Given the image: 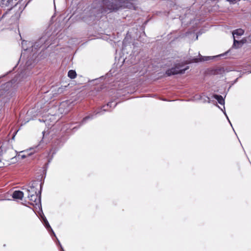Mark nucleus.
<instances>
[{
	"label": "nucleus",
	"instance_id": "24",
	"mask_svg": "<svg viewBox=\"0 0 251 251\" xmlns=\"http://www.w3.org/2000/svg\"><path fill=\"white\" fill-rule=\"evenodd\" d=\"M62 90V88H59L58 90V91L59 92H61Z\"/></svg>",
	"mask_w": 251,
	"mask_h": 251
},
{
	"label": "nucleus",
	"instance_id": "9",
	"mask_svg": "<svg viewBox=\"0 0 251 251\" xmlns=\"http://www.w3.org/2000/svg\"><path fill=\"white\" fill-rule=\"evenodd\" d=\"M228 53V52H226L225 53L221 54L217 56H203L201 55L200 53L199 54V58H194L192 59V62H198L199 61L202 62L204 61H208L209 60L213 58L219 57V56H224L226 54Z\"/></svg>",
	"mask_w": 251,
	"mask_h": 251
},
{
	"label": "nucleus",
	"instance_id": "15",
	"mask_svg": "<svg viewBox=\"0 0 251 251\" xmlns=\"http://www.w3.org/2000/svg\"><path fill=\"white\" fill-rule=\"evenodd\" d=\"M244 33V30L241 28H238L235 29L232 31V35L233 36V38H235V35L237 36H241Z\"/></svg>",
	"mask_w": 251,
	"mask_h": 251
},
{
	"label": "nucleus",
	"instance_id": "14",
	"mask_svg": "<svg viewBox=\"0 0 251 251\" xmlns=\"http://www.w3.org/2000/svg\"><path fill=\"white\" fill-rule=\"evenodd\" d=\"M213 97L217 100L219 104L221 105L225 104V100L221 95L214 94L213 95Z\"/></svg>",
	"mask_w": 251,
	"mask_h": 251
},
{
	"label": "nucleus",
	"instance_id": "26",
	"mask_svg": "<svg viewBox=\"0 0 251 251\" xmlns=\"http://www.w3.org/2000/svg\"><path fill=\"white\" fill-rule=\"evenodd\" d=\"M238 80V78H237L234 81V83H236Z\"/></svg>",
	"mask_w": 251,
	"mask_h": 251
},
{
	"label": "nucleus",
	"instance_id": "13",
	"mask_svg": "<svg viewBox=\"0 0 251 251\" xmlns=\"http://www.w3.org/2000/svg\"><path fill=\"white\" fill-rule=\"evenodd\" d=\"M244 42L242 40L238 41L235 39V38H234L233 40V47L235 48L236 49H238L241 48L243 45L244 44Z\"/></svg>",
	"mask_w": 251,
	"mask_h": 251
},
{
	"label": "nucleus",
	"instance_id": "3",
	"mask_svg": "<svg viewBox=\"0 0 251 251\" xmlns=\"http://www.w3.org/2000/svg\"><path fill=\"white\" fill-rule=\"evenodd\" d=\"M117 104V103H114L113 101L109 102L106 105H103L100 109L96 111L94 114H91L84 117L81 122L79 126L85 124L88 120L93 119L95 116L103 115L104 112L109 111L107 109L108 107H115Z\"/></svg>",
	"mask_w": 251,
	"mask_h": 251
},
{
	"label": "nucleus",
	"instance_id": "22",
	"mask_svg": "<svg viewBox=\"0 0 251 251\" xmlns=\"http://www.w3.org/2000/svg\"><path fill=\"white\" fill-rule=\"evenodd\" d=\"M206 98L207 99V101L208 103H210V98H209V97H206Z\"/></svg>",
	"mask_w": 251,
	"mask_h": 251
},
{
	"label": "nucleus",
	"instance_id": "4",
	"mask_svg": "<svg viewBox=\"0 0 251 251\" xmlns=\"http://www.w3.org/2000/svg\"><path fill=\"white\" fill-rule=\"evenodd\" d=\"M181 11H184L183 9H181V7H178L176 5L173 6V8L168 12V15L172 19H176L178 17L180 21H181L182 24H188L190 23L192 20V18L188 19V20H184L183 17L180 14Z\"/></svg>",
	"mask_w": 251,
	"mask_h": 251
},
{
	"label": "nucleus",
	"instance_id": "31",
	"mask_svg": "<svg viewBox=\"0 0 251 251\" xmlns=\"http://www.w3.org/2000/svg\"><path fill=\"white\" fill-rule=\"evenodd\" d=\"M44 122H45V121H47V119H45V120H43Z\"/></svg>",
	"mask_w": 251,
	"mask_h": 251
},
{
	"label": "nucleus",
	"instance_id": "25",
	"mask_svg": "<svg viewBox=\"0 0 251 251\" xmlns=\"http://www.w3.org/2000/svg\"><path fill=\"white\" fill-rule=\"evenodd\" d=\"M228 1H230V2H233L234 1H235V0H227Z\"/></svg>",
	"mask_w": 251,
	"mask_h": 251
},
{
	"label": "nucleus",
	"instance_id": "17",
	"mask_svg": "<svg viewBox=\"0 0 251 251\" xmlns=\"http://www.w3.org/2000/svg\"><path fill=\"white\" fill-rule=\"evenodd\" d=\"M65 127H64V128H66L67 132L69 133L70 131L72 130H76V126H73L72 127V126H70L69 124H67L65 125Z\"/></svg>",
	"mask_w": 251,
	"mask_h": 251
},
{
	"label": "nucleus",
	"instance_id": "20",
	"mask_svg": "<svg viewBox=\"0 0 251 251\" xmlns=\"http://www.w3.org/2000/svg\"><path fill=\"white\" fill-rule=\"evenodd\" d=\"M189 13H190V12H188V13H185V18L187 17V18L188 19H189V18H190V17H189L190 15H189Z\"/></svg>",
	"mask_w": 251,
	"mask_h": 251
},
{
	"label": "nucleus",
	"instance_id": "28",
	"mask_svg": "<svg viewBox=\"0 0 251 251\" xmlns=\"http://www.w3.org/2000/svg\"><path fill=\"white\" fill-rule=\"evenodd\" d=\"M198 35H196V40H197V39H198Z\"/></svg>",
	"mask_w": 251,
	"mask_h": 251
},
{
	"label": "nucleus",
	"instance_id": "2",
	"mask_svg": "<svg viewBox=\"0 0 251 251\" xmlns=\"http://www.w3.org/2000/svg\"><path fill=\"white\" fill-rule=\"evenodd\" d=\"M50 44L49 41V37L44 35L39 39L36 42L34 43L31 46V51L33 52L32 57L35 58L33 60H30L29 59L26 62L25 65L27 67V69H28L32 66V63H34L36 62V53L38 50L41 49V50L46 49Z\"/></svg>",
	"mask_w": 251,
	"mask_h": 251
},
{
	"label": "nucleus",
	"instance_id": "6",
	"mask_svg": "<svg viewBox=\"0 0 251 251\" xmlns=\"http://www.w3.org/2000/svg\"><path fill=\"white\" fill-rule=\"evenodd\" d=\"M75 104V101L71 100L63 101L61 102L58 110L61 114H67Z\"/></svg>",
	"mask_w": 251,
	"mask_h": 251
},
{
	"label": "nucleus",
	"instance_id": "30",
	"mask_svg": "<svg viewBox=\"0 0 251 251\" xmlns=\"http://www.w3.org/2000/svg\"><path fill=\"white\" fill-rule=\"evenodd\" d=\"M61 251H65L63 248V247H61Z\"/></svg>",
	"mask_w": 251,
	"mask_h": 251
},
{
	"label": "nucleus",
	"instance_id": "18",
	"mask_svg": "<svg viewBox=\"0 0 251 251\" xmlns=\"http://www.w3.org/2000/svg\"><path fill=\"white\" fill-rule=\"evenodd\" d=\"M128 33H127L126 37L125 38V39L123 40V43L124 45L126 46V45L127 44V40L128 39Z\"/></svg>",
	"mask_w": 251,
	"mask_h": 251
},
{
	"label": "nucleus",
	"instance_id": "16",
	"mask_svg": "<svg viewBox=\"0 0 251 251\" xmlns=\"http://www.w3.org/2000/svg\"><path fill=\"white\" fill-rule=\"evenodd\" d=\"M68 76L71 79L75 78L76 76V73L75 71L71 70L68 72Z\"/></svg>",
	"mask_w": 251,
	"mask_h": 251
},
{
	"label": "nucleus",
	"instance_id": "1",
	"mask_svg": "<svg viewBox=\"0 0 251 251\" xmlns=\"http://www.w3.org/2000/svg\"><path fill=\"white\" fill-rule=\"evenodd\" d=\"M125 0H95L93 3V12H97L94 15L106 12H116L124 6Z\"/></svg>",
	"mask_w": 251,
	"mask_h": 251
},
{
	"label": "nucleus",
	"instance_id": "29",
	"mask_svg": "<svg viewBox=\"0 0 251 251\" xmlns=\"http://www.w3.org/2000/svg\"><path fill=\"white\" fill-rule=\"evenodd\" d=\"M199 99H201V95H199Z\"/></svg>",
	"mask_w": 251,
	"mask_h": 251
},
{
	"label": "nucleus",
	"instance_id": "10",
	"mask_svg": "<svg viewBox=\"0 0 251 251\" xmlns=\"http://www.w3.org/2000/svg\"><path fill=\"white\" fill-rule=\"evenodd\" d=\"M16 156L15 151L13 150H9L2 154L3 159L6 161L9 162L10 160H13Z\"/></svg>",
	"mask_w": 251,
	"mask_h": 251
},
{
	"label": "nucleus",
	"instance_id": "32",
	"mask_svg": "<svg viewBox=\"0 0 251 251\" xmlns=\"http://www.w3.org/2000/svg\"><path fill=\"white\" fill-rule=\"evenodd\" d=\"M25 156L24 155L22 156V158H25Z\"/></svg>",
	"mask_w": 251,
	"mask_h": 251
},
{
	"label": "nucleus",
	"instance_id": "7",
	"mask_svg": "<svg viewBox=\"0 0 251 251\" xmlns=\"http://www.w3.org/2000/svg\"><path fill=\"white\" fill-rule=\"evenodd\" d=\"M38 185V182L34 181L30 183L28 186L23 187V190L25 191V193L28 197L37 193L36 187Z\"/></svg>",
	"mask_w": 251,
	"mask_h": 251
},
{
	"label": "nucleus",
	"instance_id": "12",
	"mask_svg": "<svg viewBox=\"0 0 251 251\" xmlns=\"http://www.w3.org/2000/svg\"><path fill=\"white\" fill-rule=\"evenodd\" d=\"M24 192L21 191H15L12 194V198L14 199L22 200Z\"/></svg>",
	"mask_w": 251,
	"mask_h": 251
},
{
	"label": "nucleus",
	"instance_id": "19",
	"mask_svg": "<svg viewBox=\"0 0 251 251\" xmlns=\"http://www.w3.org/2000/svg\"><path fill=\"white\" fill-rule=\"evenodd\" d=\"M221 110L223 112L224 114L225 115V116H226V117L227 119L228 120V121L229 123H230V125H231V126H232V125H231V123H230V121H229V119H228V116H227V115H226V112L225 110H223L222 109H221Z\"/></svg>",
	"mask_w": 251,
	"mask_h": 251
},
{
	"label": "nucleus",
	"instance_id": "8",
	"mask_svg": "<svg viewBox=\"0 0 251 251\" xmlns=\"http://www.w3.org/2000/svg\"><path fill=\"white\" fill-rule=\"evenodd\" d=\"M40 190L38 193H37V194L33 195H30L29 196L27 197L29 200L30 201H31V202H30L31 204H33V205L35 204L36 205H41V189H42L41 183L40 184Z\"/></svg>",
	"mask_w": 251,
	"mask_h": 251
},
{
	"label": "nucleus",
	"instance_id": "21",
	"mask_svg": "<svg viewBox=\"0 0 251 251\" xmlns=\"http://www.w3.org/2000/svg\"><path fill=\"white\" fill-rule=\"evenodd\" d=\"M55 237H56V236H55ZM56 238V239H57V240L58 244V245H59V246H60V250L61 251V247H62V246H61V244H60V243L59 241L58 240V239L57 238Z\"/></svg>",
	"mask_w": 251,
	"mask_h": 251
},
{
	"label": "nucleus",
	"instance_id": "23",
	"mask_svg": "<svg viewBox=\"0 0 251 251\" xmlns=\"http://www.w3.org/2000/svg\"><path fill=\"white\" fill-rule=\"evenodd\" d=\"M50 160H49V162H48V163H47V164H45V166H46V168H47V167H48V165H49V163H50Z\"/></svg>",
	"mask_w": 251,
	"mask_h": 251
},
{
	"label": "nucleus",
	"instance_id": "11",
	"mask_svg": "<svg viewBox=\"0 0 251 251\" xmlns=\"http://www.w3.org/2000/svg\"><path fill=\"white\" fill-rule=\"evenodd\" d=\"M42 220L43 221V222L45 226L47 229V230L50 232V235L52 236L53 235V236H55V234L53 230L51 228V226H50L47 218L45 217L44 215L41 216Z\"/></svg>",
	"mask_w": 251,
	"mask_h": 251
},
{
	"label": "nucleus",
	"instance_id": "5",
	"mask_svg": "<svg viewBox=\"0 0 251 251\" xmlns=\"http://www.w3.org/2000/svg\"><path fill=\"white\" fill-rule=\"evenodd\" d=\"M188 69L189 66L185 67V65L183 63H177L174 67L168 69L166 71L165 74L168 76L177 74H183Z\"/></svg>",
	"mask_w": 251,
	"mask_h": 251
},
{
	"label": "nucleus",
	"instance_id": "27",
	"mask_svg": "<svg viewBox=\"0 0 251 251\" xmlns=\"http://www.w3.org/2000/svg\"><path fill=\"white\" fill-rule=\"evenodd\" d=\"M55 115V114H51V117H53Z\"/></svg>",
	"mask_w": 251,
	"mask_h": 251
}]
</instances>
